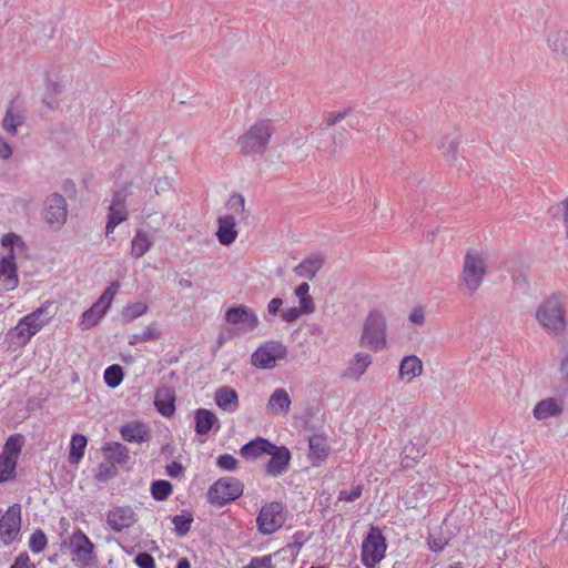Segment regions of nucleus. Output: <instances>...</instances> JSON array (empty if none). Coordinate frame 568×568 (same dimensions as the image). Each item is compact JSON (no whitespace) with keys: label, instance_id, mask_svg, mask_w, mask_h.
I'll list each match as a JSON object with an SVG mask.
<instances>
[{"label":"nucleus","instance_id":"8fccbe9b","mask_svg":"<svg viewBox=\"0 0 568 568\" xmlns=\"http://www.w3.org/2000/svg\"><path fill=\"white\" fill-rule=\"evenodd\" d=\"M109 450L118 463H125L129 459V449L123 444L114 443L109 447Z\"/></svg>","mask_w":568,"mask_h":568},{"label":"nucleus","instance_id":"0eeeda50","mask_svg":"<svg viewBox=\"0 0 568 568\" xmlns=\"http://www.w3.org/2000/svg\"><path fill=\"white\" fill-rule=\"evenodd\" d=\"M386 344V322L382 314L372 312L367 316L361 345L371 348L374 352L382 351Z\"/></svg>","mask_w":568,"mask_h":568},{"label":"nucleus","instance_id":"2eb2a0df","mask_svg":"<svg viewBox=\"0 0 568 568\" xmlns=\"http://www.w3.org/2000/svg\"><path fill=\"white\" fill-rule=\"evenodd\" d=\"M21 513L19 506L10 507L0 520V537L4 544H11L20 532Z\"/></svg>","mask_w":568,"mask_h":568},{"label":"nucleus","instance_id":"f3484780","mask_svg":"<svg viewBox=\"0 0 568 568\" xmlns=\"http://www.w3.org/2000/svg\"><path fill=\"white\" fill-rule=\"evenodd\" d=\"M14 260L12 253L0 258V291L2 292L13 291L18 287L19 277Z\"/></svg>","mask_w":568,"mask_h":568},{"label":"nucleus","instance_id":"393cba45","mask_svg":"<svg viewBox=\"0 0 568 568\" xmlns=\"http://www.w3.org/2000/svg\"><path fill=\"white\" fill-rule=\"evenodd\" d=\"M235 224V217L231 214H226L217 219L216 236L220 244L229 246L235 242L237 237Z\"/></svg>","mask_w":568,"mask_h":568},{"label":"nucleus","instance_id":"5701e85b","mask_svg":"<svg viewBox=\"0 0 568 568\" xmlns=\"http://www.w3.org/2000/svg\"><path fill=\"white\" fill-rule=\"evenodd\" d=\"M194 420L195 432L199 435H207L212 429L217 432L221 428L216 415L206 408L196 409L194 414Z\"/></svg>","mask_w":568,"mask_h":568},{"label":"nucleus","instance_id":"b1692460","mask_svg":"<svg viewBox=\"0 0 568 568\" xmlns=\"http://www.w3.org/2000/svg\"><path fill=\"white\" fill-rule=\"evenodd\" d=\"M324 256L320 253L311 254L294 267V273L307 280H313L324 265Z\"/></svg>","mask_w":568,"mask_h":568},{"label":"nucleus","instance_id":"052dcab7","mask_svg":"<svg viewBox=\"0 0 568 568\" xmlns=\"http://www.w3.org/2000/svg\"><path fill=\"white\" fill-rule=\"evenodd\" d=\"M347 113H348V111H346V110L345 111H338V112L331 113L328 115V118L326 119V125L327 126L335 125L336 123H338L342 120H344L347 116Z\"/></svg>","mask_w":568,"mask_h":568},{"label":"nucleus","instance_id":"ea45409f","mask_svg":"<svg viewBox=\"0 0 568 568\" xmlns=\"http://www.w3.org/2000/svg\"><path fill=\"white\" fill-rule=\"evenodd\" d=\"M123 376L124 374L122 367L118 364H113L105 368L103 378L104 383L110 388H115L122 383Z\"/></svg>","mask_w":568,"mask_h":568},{"label":"nucleus","instance_id":"864d4df0","mask_svg":"<svg viewBox=\"0 0 568 568\" xmlns=\"http://www.w3.org/2000/svg\"><path fill=\"white\" fill-rule=\"evenodd\" d=\"M314 311H303V306L300 305V307H291L285 310L282 313V320L286 323H292L296 321L301 315L303 314H311Z\"/></svg>","mask_w":568,"mask_h":568},{"label":"nucleus","instance_id":"f704fd0d","mask_svg":"<svg viewBox=\"0 0 568 568\" xmlns=\"http://www.w3.org/2000/svg\"><path fill=\"white\" fill-rule=\"evenodd\" d=\"M148 305L144 302H134L124 306L121 311V317L124 323H131L143 316L148 312Z\"/></svg>","mask_w":568,"mask_h":568},{"label":"nucleus","instance_id":"6e6552de","mask_svg":"<svg viewBox=\"0 0 568 568\" xmlns=\"http://www.w3.org/2000/svg\"><path fill=\"white\" fill-rule=\"evenodd\" d=\"M285 521V507L281 501H271L263 505L256 518L257 529L262 535L276 532Z\"/></svg>","mask_w":568,"mask_h":568},{"label":"nucleus","instance_id":"ddd939ff","mask_svg":"<svg viewBox=\"0 0 568 568\" xmlns=\"http://www.w3.org/2000/svg\"><path fill=\"white\" fill-rule=\"evenodd\" d=\"M126 197L128 191L125 189L114 192L111 203L108 207L109 212L105 225L106 237L114 232L119 224L128 220L129 214L125 205Z\"/></svg>","mask_w":568,"mask_h":568},{"label":"nucleus","instance_id":"a19ab883","mask_svg":"<svg viewBox=\"0 0 568 568\" xmlns=\"http://www.w3.org/2000/svg\"><path fill=\"white\" fill-rule=\"evenodd\" d=\"M425 455V450L423 446H417L416 444H408L404 447L402 452V460L406 467L410 466L412 463L419 460Z\"/></svg>","mask_w":568,"mask_h":568},{"label":"nucleus","instance_id":"58836bf2","mask_svg":"<svg viewBox=\"0 0 568 568\" xmlns=\"http://www.w3.org/2000/svg\"><path fill=\"white\" fill-rule=\"evenodd\" d=\"M172 484L168 480L159 479L151 485V495L155 500L163 501L172 494Z\"/></svg>","mask_w":568,"mask_h":568},{"label":"nucleus","instance_id":"4d7b16f0","mask_svg":"<svg viewBox=\"0 0 568 568\" xmlns=\"http://www.w3.org/2000/svg\"><path fill=\"white\" fill-rule=\"evenodd\" d=\"M409 321L415 325H423L425 322V310L422 306L415 307L409 314Z\"/></svg>","mask_w":568,"mask_h":568},{"label":"nucleus","instance_id":"bf43d9fd","mask_svg":"<svg viewBox=\"0 0 568 568\" xmlns=\"http://www.w3.org/2000/svg\"><path fill=\"white\" fill-rule=\"evenodd\" d=\"M30 558L27 552L19 554L18 557L14 559L13 565L10 568H34L33 566L30 567Z\"/></svg>","mask_w":568,"mask_h":568},{"label":"nucleus","instance_id":"9b49d317","mask_svg":"<svg viewBox=\"0 0 568 568\" xmlns=\"http://www.w3.org/2000/svg\"><path fill=\"white\" fill-rule=\"evenodd\" d=\"M44 222L52 229H60L68 217V204L59 193H52L45 199L42 212Z\"/></svg>","mask_w":568,"mask_h":568},{"label":"nucleus","instance_id":"412c9836","mask_svg":"<svg viewBox=\"0 0 568 568\" xmlns=\"http://www.w3.org/2000/svg\"><path fill=\"white\" fill-rule=\"evenodd\" d=\"M292 399L284 388H276L270 396L266 410L275 416H284L290 412Z\"/></svg>","mask_w":568,"mask_h":568},{"label":"nucleus","instance_id":"4468645a","mask_svg":"<svg viewBox=\"0 0 568 568\" xmlns=\"http://www.w3.org/2000/svg\"><path fill=\"white\" fill-rule=\"evenodd\" d=\"M267 455L271 456L265 465V473L268 476L278 477L288 470L292 455L287 447L273 445Z\"/></svg>","mask_w":568,"mask_h":568},{"label":"nucleus","instance_id":"37998d69","mask_svg":"<svg viewBox=\"0 0 568 568\" xmlns=\"http://www.w3.org/2000/svg\"><path fill=\"white\" fill-rule=\"evenodd\" d=\"M160 332L153 325H149L143 332L130 335L129 344L133 346L139 343L155 341L160 338Z\"/></svg>","mask_w":568,"mask_h":568},{"label":"nucleus","instance_id":"de8ad7c7","mask_svg":"<svg viewBox=\"0 0 568 568\" xmlns=\"http://www.w3.org/2000/svg\"><path fill=\"white\" fill-rule=\"evenodd\" d=\"M216 466L225 471H234L237 466V459L231 454H223L216 458Z\"/></svg>","mask_w":568,"mask_h":568},{"label":"nucleus","instance_id":"4c0bfd02","mask_svg":"<svg viewBox=\"0 0 568 568\" xmlns=\"http://www.w3.org/2000/svg\"><path fill=\"white\" fill-rule=\"evenodd\" d=\"M22 447V436L19 434L11 435L3 447V452L1 455H7V457L13 459L16 463L18 460L19 454Z\"/></svg>","mask_w":568,"mask_h":568},{"label":"nucleus","instance_id":"a878e982","mask_svg":"<svg viewBox=\"0 0 568 568\" xmlns=\"http://www.w3.org/2000/svg\"><path fill=\"white\" fill-rule=\"evenodd\" d=\"M121 436L125 442L129 443H144L149 442L151 438V433L148 426L143 423L132 422L122 426Z\"/></svg>","mask_w":568,"mask_h":568},{"label":"nucleus","instance_id":"e2e57ef3","mask_svg":"<svg viewBox=\"0 0 568 568\" xmlns=\"http://www.w3.org/2000/svg\"><path fill=\"white\" fill-rule=\"evenodd\" d=\"M11 154L12 149L10 144L2 136H0V158L6 160L9 159Z\"/></svg>","mask_w":568,"mask_h":568},{"label":"nucleus","instance_id":"423d86ee","mask_svg":"<svg viewBox=\"0 0 568 568\" xmlns=\"http://www.w3.org/2000/svg\"><path fill=\"white\" fill-rule=\"evenodd\" d=\"M272 136L270 121H258L252 125L240 139L239 143L244 154L262 153Z\"/></svg>","mask_w":568,"mask_h":568},{"label":"nucleus","instance_id":"c9c22d12","mask_svg":"<svg viewBox=\"0 0 568 568\" xmlns=\"http://www.w3.org/2000/svg\"><path fill=\"white\" fill-rule=\"evenodd\" d=\"M192 523H193V515L191 513H183L180 515H175L172 518V524L174 525L175 534L179 537H184L189 534Z\"/></svg>","mask_w":568,"mask_h":568},{"label":"nucleus","instance_id":"dca6fc26","mask_svg":"<svg viewBox=\"0 0 568 568\" xmlns=\"http://www.w3.org/2000/svg\"><path fill=\"white\" fill-rule=\"evenodd\" d=\"M136 521V514L130 506H118L109 510L106 523L113 531L120 532L132 527Z\"/></svg>","mask_w":568,"mask_h":568},{"label":"nucleus","instance_id":"f257e3e1","mask_svg":"<svg viewBox=\"0 0 568 568\" xmlns=\"http://www.w3.org/2000/svg\"><path fill=\"white\" fill-rule=\"evenodd\" d=\"M566 301L561 294H551L545 298L536 310L535 317L539 325L548 333L560 336L566 333Z\"/></svg>","mask_w":568,"mask_h":568},{"label":"nucleus","instance_id":"09e8293b","mask_svg":"<svg viewBox=\"0 0 568 568\" xmlns=\"http://www.w3.org/2000/svg\"><path fill=\"white\" fill-rule=\"evenodd\" d=\"M448 540L442 536L439 531H432L428 536V546L429 549L434 552L442 551L447 545Z\"/></svg>","mask_w":568,"mask_h":568},{"label":"nucleus","instance_id":"e433bc0d","mask_svg":"<svg viewBox=\"0 0 568 568\" xmlns=\"http://www.w3.org/2000/svg\"><path fill=\"white\" fill-rule=\"evenodd\" d=\"M549 48L560 54L568 53V37L565 33L551 32L547 38Z\"/></svg>","mask_w":568,"mask_h":568},{"label":"nucleus","instance_id":"cd10ccee","mask_svg":"<svg viewBox=\"0 0 568 568\" xmlns=\"http://www.w3.org/2000/svg\"><path fill=\"white\" fill-rule=\"evenodd\" d=\"M423 373V362L416 355L403 357L399 364V377L402 381L412 382Z\"/></svg>","mask_w":568,"mask_h":568},{"label":"nucleus","instance_id":"3c124183","mask_svg":"<svg viewBox=\"0 0 568 568\" xmlns=\"http://www.w3.org/2000/svg\"><path fill=\"white\" fill-rule=\"evenodd\" d=\"M363 485L358 484L352 487L351 490H341L338 494V500L355 501L362 496Z\"/></svg>","mask_w":568,"mask_h":568},{"label":"nucleus","instance_id":"79ce46f5","mask_svg":"<svg viewBox=\"0 0 568 568\" xmlns=\"http://www.w3.org/2000/svg\"><path fill=\"white\" fill-rule=\"evenodd\" d=\"M16 477V462L7 455L0 454V484L12 480Z\"/></svg>","mask_w":568,"mask_h":568},{"label":"nucleus","instance_id":"7c9ffc66","mask_svg":"<svg viewBox=\"0 0 568 568\" xmlns=\"http://www.w3.org/2000/svg\"><path fill=\"white\" fill-rule=\"evenodd\" d=\"M152 244L150 235L142 230H138L131 241V256L135 260L142 257L151 250Z\"/></svg>","mask_w":568,"mask_h":568},{"label":"nucleus","instance_id":"f03ea898","mask_svg":"<svg viewBox=\"0 0 568 568\" xmlns=\"http://www.w3.org/2000/svg\"><path fill=\"white\" fill-rule=\"evenodd\" d=\"M487 274V263L483 252L469 250L465 254L460 274V287L466 295H474Z\"/></svg>","mask_w":568,"mask_h":568},{"label":"nucleus","instance_id":"4be33fe9","mask_svg":"<svg viewBox=\"0 0 568 568\" xmlns=\"http://www.w3.org/2000/svg\"><path fill=\"white\" fill-rule=\"evenodd\" d=\"M215 404L226 413H235L239 409V395L230 386H221L214 393Z\"/></svg>","mask_w":568,"mask_h":568},{"label":"nucleus","instance_id":"13d9d810","mask_svg":"<svg viewBox=\"0 0 568 568\" xmlns=\"http://www.w3.org/2000/svg\"><path fill=\"white\" fill-rule=\"evenodd\" d=\"M165 470H166V475L168 476H170L172 478H176V477H180L183 474L184 468H183L181 463L172 462L171 464H169L165 467Z\"/></svg>","mask_w":568,"mask_h":568},{"label":"nucleus","instance_id":"5fc2aeb1","mask_svg":"<svg viewBox=\"0 0 568 568\" xmlns=\"http://www.w3.org/2000/svg\"><path fill=\"white\" fill-rule=\"evenodd\" d=\"M134 562L139 568H155V560L149 552H140L135 556Z\"/></svg>","mask_w":568,"mask_h":568},{"label":"nucleus","instance_id":"69168bd1","mask_svg":"<svg viewBox=\"0 0 568 568\" xmlns=\"http://www.w3.org/2000/svg\"><path fill=\"white\" fill-rule=\"evenodd\" d=\"M191 564L187 558H182L178 561L176 568H190Z\"/></svg>","mask_w":568,"mask_h":568},{"label":"nucleus","instance_id":"680f3d73","mask_svg":"<svg viewBox=\"0 0 568 568\" xmlns=\"http://www.w3.org/2000/svg\"><path fill=\"white\" fill-rule=\"evenodd\" d=\"M558 371L560 373V376H561L562 381L566 384H568V352L561 358V361L559 363Z\"/></svg>","mask_w":568,"mask_h":568},{"label":"nucleus","instance_id":"f8f14e48","mask_svg":"<svg viewBox=\"0 0 568 568\" xmlns=\"http://www.w3.org/2000/svg\"><path fill=\"white\" fill-rule=\"evenodd\" d=\"M47 307L41 306L30 314L23 316L14 327V332L19 338L29 342L43 326H45L50 317L44 316Z\"/></svg>","mask_w":568,"mask_h":568},{"label":"nucleus","instance_id":"338daca9","mask_svg":"<svg viewBox=\"0 0 568 568\" xmlns=\"http://www.w3.org/2000/svg\"><path fill=\"white\" fill-rule=\"evenodd\" d=\"M97 478H98L99 480H104V479H106V476H103V473L100 470V471H99V474H98V476H97Z\"/></svg>","mask_w":568,"mask_h":568},{"label":"nucleus","instance_id":"603ef678","mask_svg":"<svg viewBox=\"0 0 568 568\" xmlns=\"http://www.w3.org/2000/svg\"><path fill=\"white\" fill-rule=\"evenodd\" d=\"M230 210L235 213L243 214L245 211V199L242 194L235 193L230 196L227 202Z\"/></svg>","mask_w":568,"mask_h":568},{"label":"nucleus","instance_id":"774afa93","mask_svg":"<svg viewBox=\"0 0 568 568\" xmlns=\"http://www.w3.org/2000/svg\"><path fill=\"white\" fill-rule=\"evenodd\" d=\"M447 568H463L460 562H455Z\"/></svg>","mask_w":568,"mask_h":568},{"label":"nucleus","instance_id":"c756f323","mask_svg":"<svg viewBox=\"0 0 568 568\" xmlns=\"http://www.w3.org/2000/svg\"><path fill=\"white\" fill-rule=\"evenodd\" d=\"M273 445L274 444L267 439L257 437L243 445L240 449V454L246 459H255L263 454L270 453V450L273 448Z\"/></svg>","mask_w":568,"mask_h":568},{"label":"nucleus","instance_id":"a18cd8bd","mask_svg":"<svg viewBox=\"0 0 568 568\" xmlns=\"http://www.w3.org/2000/svg\"><path fill=\"white\" fill-rule=\"evenodd\" d=\"M48 539L45 534L41 529H37L32 532L29 539V548L33 554H40L47 547Z\"/></svg>","mask_w":568,"mask_h":568},{"label":"nucleus","instance_id":"473e14b6","mask_svg":"<svg viewBox=\"0 0 568 568\" xmlns=\"http://www.w3.org/2000/svg\"><path fill=\"white\" fill-rule=\"evenodd\" d=\"M88 440L87 437L80 434H74L70 440L69 462L78 464L84 456Z\"/></svg>","mask_w":568,"mask_h":568},{"label":"nucleus","instance_id":"39448f33","mask_svg":"<svg viewBox=\"0 0 568 568\" xmlns=\"http://www.w3.org/2000/svg\"><path fill=\"white\" fill-rule=\"evenodd\" d=\"M120 288L119 282H112L101 294L93 305L83 312L79 320V326L81 329H90L94 327L100 320L106 314L108 310L111 307V304L116 295L118 290Z\"/></svg>","mask_w":568,"mask_h":568},{"label":"nucleus","instance_id":"20e7f679","mask_svg":"<svg viewBox=\"0 0 568 568\" xmlns=\"http://www.w3.org/2000/svg\"><path fill=\"white\" fill-rule=\"evenodd\" d=\"M244 491L243 483L235 477H223L214 481L207 490L211 505L223 507L237 499Z\"/></svg>","mask_w":568,"mask_h":568},{"label":"nucleus","instance_id":"a211bd4d","mask_svg":"<svg viewBox=\"0 0 568 568\" xmlns=\"http://www.w3.org/2000/svg\"><path fill=\"white\" fill-rule=\"evenodd\" d=\"M225 321L230 324H243L246 331H254L258 326L257 315L247 306L231 307L225 313Z\"/></svg>","mask_w":568,"mask_h":568},{"label":"nucleus","instance_id":"bb28decb","mask_svg":"<svg viewBox=\"0 0 568 568\" xmlns=\"http://www.w3.org/2000/svg\"><path fill=\"white\" fill-rule=\"evenodd\" d=\"M564 408L562 404L552 397H548L538 402L534 409L532 415L537 420H545L550 417L561 415Z\"/></svg>","mask_w":568,"mask_h":568},{"label":"nucleus","instance_id":"72a5a7b5","mask_svg":"<svg viewBox=\"0 0 568 568\" xmlns=\"http://www.w3.org/2000/svg\"><path fill=\"white\" fill-rule=\"evenodd\" d=\"M23 121L24 118L14 110L13 103H10L2 121L3 129L11 135H16Z\"/></svg>","mask_w":568,"mask_h":568},{"label":"nucleus","instance_id":"9d476101","mask_svg":"<svg viewBox=\"0 0 568 568\" xmlns=\"http://www.w3.org/2000/svg\"><path fill=\"white\" fill-rule=\"evenodd\" d=\"M287 354L286 346L280 342H268L257 347L251 356L253 366L261 369H271L276 366L278 359Z\"/></svg>","mask_w":568,"mask_h":568},{"label":"nucleus","instance_id":"7ed1b4c3","mask_svg":"<svg viewBox=\"0 0 568 568\" xmlns=\"http://www.w3.org/2000/svg\"><path fill=\"white\" fill-rule=\"evenodd\" d=\"M69 546L71 561L78 568H94L97 564L95 546L80 528L73 530Z\"/></svg>","mask_w":568,"mask_h":568},{"label":"nucleus","instance_id":"c03bdc74","mask_svg":"<svg viewBox=\"0 0 568 568\" xmlns=\"http://www.w3.org/2000/svg\"><path fill=\"white\" fill-rule=\"evenodd\" d=\"M310 292V285L304 282L300 284L295 290V295L300 300V305L303 306V311H314V301L308 294Z\"/></svg>","mask_w":568,"mask_h":568},{"label":"nucleus","instance_id":"6ab92c4d","mask_svg":"<svg viewBox=\"0 0 568 568\" xmlns=\"http://www.w3.org/2000/svg\"><path fill=\"white\" fill-rule=\"evenodd\" d=\"M372 363L373 357L369 354L358 352L349 359L347 367L342 373V377L357 382Z\"/></svg>","mask_w":568,"mask_h":568},{"label":"nucleus","instance_id":"c85d7f7f","mask_svg":"<svg viewBox=\"0 0 568 568\" xmlns=\"http://www.w3.org/2000/svg\"><path fill=\"white\" fill-rule=\"evenodd\" d=\"M310 453L308 458L312 460L313 465H320L324 462L329 453V446L321 435H313L308 439Z\"/></svg>","mask_w":568,"mask_h":568},{"label":"nucleus","instance_id":"aec40b11","mask_svg":"<svg viewBox=\"0 0 568 568\" xmlns=\"http://www.w3.org/2000/svg\"><path fill=\"white\" fill-rule=\"evenodd\" d=\"M154 406L164 417H171L175 413V393L169 386H161L154 394Z\"/></svg>","mask_w":568,"mask_h":568},{"label":"nucleus","instance_id":"1a4fd4ad","mask_svg":"<svg viewBox=\"0 0 568 568\" xmlns=\"http://www.w3.org/2000/svg\"><path fill=\"white\" fill-rule=\"evenodd\" d=\"M386 551V541L377 527H372L363 540L361 560L366 568H374L383 560Z\"/></svg>","mask_w":568,"mask_h":568},{"label":"nucleus","instance_id":"0e129e2a","mask_svg":"<svg viewBox=\"0 0 568 568\" xmlns=\"http://www.w3.org/2000/svg\"><path fill=\"white\" fill-rule=\"evenodd\" d=\"M283 301L280 297L272 298L267 304V312L270 315L275 316L282 306Z\"/></svg>","mask_w":568,"mask_h":568},{"label":"nucleus","instance_id":"49530a36","mask_svg":"<svg viewBox=\"0 0 568 568\" xmlns=\"http://www.w3.org/2000/svg\"><path fill=\"white\" fill-rule=\"evenodd\" d=\"M1 245L10 250L9 253H13L14 247L23 250L26 244L21 236L14 233H7L1 237Z\"/></svg>","mask_w":568,"mask_h":568},{"label":"nucleus","instance_id":"2f4dec72","mask_svg":"<svg viewBox=\"0 0 568 568\" xmlns=\"http://www.w3.org/2000/svg\"><path fill=\"white\" fill-rule=\"evenodd\" d=\"M458 145L459 136L455 132L443 136L438 142V148L442 150L444 158L453 164L457 161Z\"/></svg>","mask_w":568,"mask_h":568},{"label":"nucleus","instance_id":"6e6d98bb","mask_svg":"<svg viewBox=\"0 0 568 568\" xmlns=\"http://www.w3.org/2000/svg\"><path fill=\"white\" fill-rule=\"evenodd\" d=\"M250 564L253 568H275L273 565V555L253 557Z\"/></svg>","mask_w":568,"mask_h":568}]
</instances>
